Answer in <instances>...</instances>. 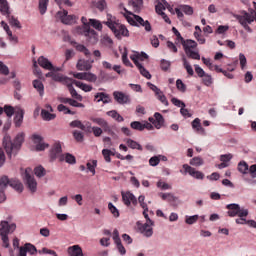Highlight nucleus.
<instances>
[{
  "mask_svg": "<svg viewBox=\"0 0 256 256\" xmlns=\"http://www.w3.org/2000/svg\"><path fill=\"white\" fill-rule=\"evenodd\" d=\"M12 187L18 193H23V184L18 179H9L7 176L0 178V203H5L7 196L5 195V189L7 186Z\"/></svg>",
  "mask_w": 256,
  "mask_h": 256,
  "instance_id": "nucleus-1",
  "label": "nucleus"
},
{
  "mask_svg": "<svg viewBox=\"0 0 256 256\" xmlns=\"http://www.w3.org/2000/svg\"><path fill=\"white\" fill-rule=\"evenodd\" d=\"M104 25L109 27L111 31L114 33L115 37L118 39H123V37H129V30L125 25L115 21V18H112L108 15V20L104 22Z\"/></svg>",
  "mask_w": 256,
  "mask_h": 256,
  "instance_id": "nucleus-2",
  "label": "nucleus"
},
{
  "mask_svg": "<svg viewBox=\"0 0 256 256\" xmlns=\"http://www.w3.org/2000/svg\"><path fill=\"white\" fill-rule=\"evenodd\" d=\"M83 26H78L76 28L77 33L80 35H84L87 37V41L89 43H92V45H95L97 43L98 38H97V32L95 30L91 29V26H89V23L87 22V17L83 16L81 18Z\"/></svg>",
  "mask_w": 256,
  "mask_h": 256,
  "instance_id": "nucleus-3",
  "label": "nucleus"
},
{
  "mask_svg": "<svg viewBox=\"0 0 256 256\" xmlns=\"http://www.w3.org/2000/svg\"><path fill=\"white\" fill-rule=\"evenodd\" d=\"M124 11L127 13L124 14V17L129 24L133 25L134 27H144L145 31L147 32L151 31V23L148 20H144L141 16L129 12L127 8H124Z\"/></svg>",
  "mask_w": 256,
  "mask_h": 256,
  "instance_id": "nucleus-4",
  "label": "nucleus"
},
{
  "mask_svg": "<svg viewBox=\"0 0 256 256\" xmlns=\"http://www.w3.org/2000/svg\"><path fill=\"white\" fill-rule=\"evenodd\" d=\"M15 229H17V224L15 223H9L7 220H2L0 222V236L3 247H9V235L14 233Z\"/></svg>",
  "mask_w": 256,
  "mask_h": 256,
  "instance_id": "nucleus-5",
  "label": "nucleus"
},
{
  "mask_svg": "<svg viewBox=\"0 0 256 256\" xmlns=\"http://www.w3.org/2000/svg\"><path fill=\"white\" fill-rule=\"evenodd\" d=\"M23 141H25V133H19L13 142H3L4 149L8 155V157L11 158V155L15 153V151H19L21 149V145H23Z\"/></svg>",
  "mask_w": 256,
  "mask_h": 256,
  "instance_id": "nucleus-6",
  "label": "nucleus"
},
{
  "mask_svg": "<svg viewBox=\"0 0 256 256\" xmlns=\"http://www.w3.org/2000/svg\"><path fill=\"white\" fill-rule=\"evenodd\" d=\"M0 13L7 17L10 25L12 27H16L17 29H21V23L17 18L11 16V12L9 11V2L7 0H0Z\"/></svg>",
  "mask_w": 256,
  "mask_h": 256,
  "instance_id": "nucleus-7",
  "label": "nucleus"
},
{
  "mask_svg": "<svg viewBox=\"0 0 256 256\" xmlns=\"http://www.w3.org/2000/svg\"><path fill=\"white\" fill-rule=\"evenodd\" d=\"M32 173H33V169L29 167L26 168L25 170L21 168L22 177L29 191H31V193H35V191H37V180H35V177H33Z\"/></svg>",
  "mask_w": 256,
  "mask_h": 256,
  "instance_id": "nucleus-8",
  "label": "nucleus"
},
{
  "mask_svg": "<svg viewBox=\"0 0 256 256\" xmlns=\"http://www.w3.org/2000/svg\"><path fill=\"white\" fill-rule=\"evenodd\" d=\"M234 17L237 19L238 23L242 25L245 31H248V33H253V29H251L249 25L255 21V16H252L249 14V12L243 11L241 15L236 14Z\"/></svg>",
  "mask_w": 256,
  "mask_h": 256,
  "instance_id": "nucleus-9",
  "label": "nucleus"
},
{
  "mask_svg": "<svg viewBox=\"0 0 256 256\" xmlns=\"http://www.w3.org/2000/svg\"><path fill=\"white\" fill-rule=\"evenodd\" d=\"M226 208L229 217H247L249 215V210L241 208L239 204H228Z\"/></svg>",
  "mask_w": 256,
  "mask_h": 256,
  "instance_id": "nucleus-10",
  "label": "nucleus"
},
{
  "mask_svg": "<svg viewBox=\"0 0 256 256\" xmlns=\"http://www.w3.org/2000/svg\"><path fill=\"white\" fill-rule=\"evenodd\" d=\"M57 15L64 25H73L77 20V17L75 15H69L67 10L59 11Z\"/></svg>",
  "mask_w": 256,
  "mask_h": 256,
  "instance_id": "nucleus-11",
  "label": "nucleus"
},
{
  "mask_svg": "<svg viewBox=\"0 0 256 256\" xmlns=\"http://www.w3.org/2000/svg\"><path fill=\"white\" fill-rule=\"evenodd\" d=\"M90 121L92 123H96V125H99V127H102L104 129L105 133H108V135H115V132L111 130V126H109V122L103 118H90Z\"/></svg>",
  "mask_w": 256,
  "mask_h": 256,
  "instance_id": "nucleus-12",
  "label": "nucleus"
},
{
  "mask_svg": "<svg viewBox=\"0 0 256 256\" xmlns=\"http://www.w3.org/2000/svg\"><path fill=\"white\" fill-rule=\"evenodd\" d=\"M121 196L122 201L126 207H131V203L134 205V207H137V197H135L133 193L129 191L121 192Z\"/></svg>",
  "mask_w": 256,
  "mask_h": 256,
  "instance_id": "nucleus-13",
  "label": "nucleus"
},
{
  "mask_svg": "<svg viewBox=\"0 0 256 256\" xmlns=\"http://www.w3.org/2000/svg\"><path fill=\"white\" fill-rule=\"evenodd\" d=\"M38 65H40V67L43 69H46V71H61L60 67L53 66V63H51V61L44 56H40L38 58Z\"/></svg>",
  "mask_w": 256,
  "mask_h": 256,
  "instance_id": "nucleus-14",
  "label": "nucleus"
},
{
  "mask_svg": "<svg viewBox=\"0 0 256 256\" xmlns=\"http://www.w3.org/2000/svg\"><path fill=\"white\" fill-rule=\"evenodd\" d=\"M73 77L82 81H88L89 83H95L97 81V75L91 72H76L73 74Z\"/></svg>",
  "mask_w": 256,
  "mask_h": 256,
  "instance_id": "nucleus-15",
  "label": "nucleus"
},
{
  "mask_svg": "<svg viewBox=\"0 0 256 256\" xmlns=\"http://www.w3.org/2000/svg\"><path fill=\"white\" fill-rule=\"evenodd\" d=\"M184 173H189L191 177H194V179H205V174L201 171H197L195 168L189 166L188 164H184L183 166Z\"/></svg>",
  "mask_w": 256,
  "mask_h": 256,
  "instance_id": "nucleus-16",
  "label": "nucleus"
},
{
  "mask_svg": "<svg viewBox=\"0 0 256 256\" xmlns=\"http://www.w3.org/2000/svg\"><path fill=\"white\" fill-rule=\"evenodd\" d=\"M62 148H61V143L59 142H56L51 151H50V159L51 161H55V159H58L59 160V157H61L63 154L62 153Z\"/></svg>",
  "mask_w": 256,
  "mask_h": 256,
  "instance_id": "nucleus-17",
  "label": "nucleus"
},
{
  "mask_svg": "<svg viewBox=\"0 0 256 256\" xmlns=\"http://www.w3.org/2000/svg\"><path fill=\"white\" fill-rule=\"evenodd\" d=\"M53 81H56L57 83H62V85H73V79L64 76L63 74L55 73Z\"/></svg>",
  "mask_w": 256,
  "mask_h": 256,
  "instance_id": "nucleus-18",
  "label": "nucleus"
},
{
  "mask_svg": "<svg viewBox=\"0 0 256 256\" xmlns=\"http://www.w3.org/2000/svg\"><path fill=\"white\" fill-rule=\"evenodd\" d=\"M32 139H33L34 143H37V145H36L37 151H45V149H47V147H49V144L43 143V137H41V135L34 134L32 136Z\"/></svg>",
  "mask_w": 256,
  "mask_h": 256,
  "instance_id": "nucleus-19",
  "label": "nucleus"
},
{
  "mask_svg": "<svg viewBox=\"0 0 256 256\" xmlns=\"http://www.w3.org/2000/svg\"><path fill=\"white\" fill-rule=\"evenodd\" d=\"M113 97L115 101H117V103H119L120 105H125V103H129V96L123 92L115 91L113 93Z\"/></svg>",
  "mask_w": 256,
  "mask_h": 256,
  "instance_id": "nucleus-20",
  "label": "nucleus"
},
{
  "mask_svg": "<svg viewBox=\"0 0 256 256\" xmlns=\"http://www.w3.org/2000/svg\"><path fill=\"white\" fill-rule=\"evenodd\" d=\"M181 45L185 53H189L190 51H193V49H197V42L191 39L182 41Z\"/></svg>",
  "mask_w": 256,
  "mask_h": 256,
  "instance_id": "nucleus-21",
  "label": "nucleus"
},
{
  "mask_svg": "<svg viewBox=\"0 0 256 256\" xmlns=\"http://www.w3.org/2000/svg\"><path fill=\"white\" fill-rule=\"evenodd\" d=\"M25 115V111L21 107H16V113L14 117V123L16 127H21V123H23V117Z\"/></svg>",
  "mask_w": 256,
  "mask_h": 256,
  "instance_id": "nucleus-22",
  "label": "nucleus"
},
{
  "mask_svg": "<svg viewBox=\"0 0 256 256\" xmlns=\"http://www.w3.org/2000/svg\"><path fill=\"white\" fill-rule=\"evenodd\" d=\"M153 224L146 222L142 226L139 227L140 232L143 233L144 237H152L153 236V228L151 227Z\"/></svg>",
  "mask_w": 256,
  "mask_h": 256,
  "instance_id": "nucleus-23",
  "label": "nucleus"
},
{
  "mask_svg": "<svg viewBox=\"0 0 256 256\" xmlns=\"http://www.w3.org/2000/svg\"><path fill=\"white\" fill-rule=\"evenodd\" d=\"M91 67H93L91 63L83 59L78 60L76 64V68L78 69V71H90Z\"/></svg>",
  "mask_w": 256,
  "mask_h": 256,
  "instance_id": "nucleus-24",
  "label": "nucleus"
},
{
  "mask_svg": "<svg viewBox=\"0 0 256 256\" xmlns=\"http://www.w3.org/2000/svg\"><path fill=\"white\" fill-rule=\"evenodd\" d=\"M59 161L62 163V161H65L66 163H69V165H75L77 163V159L73 154H63L62 156H59Z\"/></svg>",
  "mask_w": 256,
  "mask_h": 256,
  "instance_id": "nucleus-25",
  "label": "nucleus"
},
{
  "mask_svg": "<svg viewBox=\"0 0 256 256\" xmlns=\"http://www.w3.org/2000/svg\"><path fill=\"white\" fill-rule=\"evenodd\" d=\"M192 129H194L196 133H200V135H205V128L201 126V119L199 118L192 121Z\"/></svg>",
  "mask_w": 256,
  "mask_h": 256,
  "instance_id": "nucleus-26",
  "label": "nucleus"
},
{
  "mask_svg": "<svg viewBox=\"0 0 256 256\" xmlns=\"http://www.w3.org/2000/svg\"><path fill=\"white\" fill-rule=\"evenodd\" d=\"M71 45L75 47L76 51H79L80 53H84L86 57H89V55H91V52L89 51V49H87V47H85V45L77 44V42L75 41H71Z\"/></svg>",
  "mask_w": 256,
  "mask_h": 256,
  "instance_id": "nucleus-27",
  "label": "nucleus"
},
{
  "mask_svg": "<svg viewBox=\"0 0 256 256\" xmlns=\"http://www.w3.org/2000/svg\"><path fill=\"white\" fill-rule=\"evenodd\" d=\"M131 61H133L134 65L139 63V61H145V59H149V55L145 52H141L140 54H134L130 56Z\"/></svg>",
  "mask_w": 256,
  "mask_h": 256,
  "instance_id": "nucleus-28",
  "label": "nucleus"
},
{
  "mask_svg": "<svg viewBox=\"0 0 256 256\" xmlns=\"http://www.w3.org/2000/svg\"><path fill=\"white\" fill-rule=\"evenodd\" d=\"M32 84L34 89L38 91L40 97H43V95H45V86L43 85V82H41V80H34Z\"/></svg>",
  "mask_w": 256,
  "mask_h": 256,
  "instance_id": "nucleus-29",
  "label": "nucleus"
},
{
  "mask_svg": "<svg viewBox=\"0 0 256 256\" xmlns=\"http://www.w3.org/2000/svg\"><path fill=\"white\" fill-rule=\"evenodd\" d=\"M68 254L70 256H83V249L79 245L70 246L68 248Z\"/></svg>",
  "mask_w": 256,
  "mask_h": 256,
  "instance_id": "nucleus-30",
  "label": "nucleus"
},
{
  "mask_svg": "<svg viewBox=\"0 0 256 256\" xmlns=\"http://www.w3.org/2000/svg\"><path fill=\"white\" fill-rule=\"evenodd\" d=\"M154 126L156 129H161L162 125L165 123V119L163 118V115L161 113L156 112L154 114Z\"/></svg>",
  "mask_w": 256,
  "mask_h": 256,
  "instance_id": "nucleus-31",
  "label": "nucleus"
},
{
  "mask_svg": "<svg viewBox=\"0 0 256 256\" xmlns=\"http://www.w3.org/2000/svg\"><path fill=\"white\" fill-rule=\"evenodd\" d=\"M72 83H74V85H76V87H79V89H82V91H85V93H89V92L93 91V86L85 84L81 81L74 80Z\"/></svg>",
  "mask_w": 256,
  "mask_h": 256,
  "instance_id": "nucleus-32",
  "label": "nucleus"
},
{
  "mask_svg": "<svg viewBox=\"0 0 256 256\" xmlns=\"http://www.w3.org/2000/svg\"><path fill=\"white\" fill-rule=\"evenodd\" d=\"M66 86L68 87V91L71 97H73V99H77V101H83V96L77 93V90H75V88L73 87V84L66 85Z\"/></svg>",
  "mask_w": 256,
  "mask_h": 256,
  "instance_id": "nucleus-33",
  "label": "nucleus"
},
{
  "mask_svg": "<svg viewBox=\"0 0 256 256\" xmlns=\"http://www.w3.org/2000/svg\"><path fill=\"white\" fill-rule=\"evenodd\" d=\"M126 143L128 147H130V149H137L138 151H143V146H141V144L131 138L126 139Z\"/></svg>",
  "mask_w": 256,
  "mask_h": 256,
  "instance_id": "nucleus-34",
  "label": "nucleus"
},
{
  "mask_svg": "<svg viewBox=\"0 0 256 256\" xmlns=\"http://www.w3.org/2000/svg\"><path fill=\"white\" fill-rule=\"evenodd\" d=\"M99 97H103L102 103L107 104L111 103V96L105 92H98L95 94L94 99H99Z\"/></svg>",
  "mask_w": 256,
  "mask_h": 256,
  "instance_id": "nucleus-35",
  "label": "nucleus"
},
{
  "mask_svg": "<svg viewBox=\"0 0 256 256\" xmlns=\"http://www.w3.org/2000/svg\"><path fill=\"white\" fill-rule=\"evenodd\" d=\"M49 5V0H39L38 9L40 14L45 15L47 13V7Z\"/></svg>",
  "mask_w": 256,
  "mask_h": 256,
  "instance_id": "nucleus-36",
  "label": "nucleus"
},
{
  "mask_svg": "<svg viewBox=\"0 0 256 256\" xmlns=\"http://www.w3.org/2000/svg\"><path fill=\"white\" fill-rule=\"evenodd\" d=\"M182 62H183V66L186 69L188 75H190L191 77H193V75L195 74V72L193 71V67H191V64L189 63V61H187V58L183 57L182 58Z\"/></svg>",
  "mask_w": 256,
  "mask_h": 256,
  "instance_id": "nucleus-37",
  "label": "nucleus"
},
{
  "mask_svg": "<svg viewBox=\"0 0 256 256\" xmlns=\"http://www.w3.org/2000/svg\"><path fill=\"white\" fill-rule=\"evenodd\" d=\"M41 117H42V119H44V121H53V119H55L56 115L51 114L49 111L43 109L41 111Z\"/></svg>",
  "mask_w": 256,
  "mask_h": 256,
  "instance_id": "nucleus-38",
  "label": "nucleus"
},
{
  "mask_svg": "<svg viewBox=\"0 0 256 256\" xmlns=\"http://www.w3.org/2000/svg\"><path fill=\"white\" fill-rule=\"evenodd\" d=\"M136 67L137 69H139L143 77H145L146 79H151V73H149V71H147V69H145V67H143L141 63L136 62Z\"/></svg>",
  "mask_w": 256,
  "mask_h": 256,
  "instance_id": "nucleus-39",
  "label": "nucleus"
},
{
  "mask_svg": "<svg viewBox=\"0 0 256 256\" xmlns=\"http://www.w3.org/2000/svg\"><path fill=\"white\" fill-rule=\"evenodd\" d=\"M155 95L158 101H160V103H162L166 107H169V101L167 100V97L165 96V94H163V91L160 90V92H158Z\"/></svg>",
  "mask_w": 256,
  "mask_h": 256,
  "instance_id": "nucleus-40",
  "label": "nucleus"
},
{
  "mask_svg": "<svg viewBox=\"0 0 256 256\" xmlns=\"http://www.w3.org/2000/svg\"><path fill=\"white\" fill-rule=\"evenodd\" d=\"M203 85H205L206 87H211L213 85V77H211V75L209 74H205L201 77Z\"/></svg>",
  "mask_w": 256,
  "mask_h": 256,
  "instance_id": "nucleus-41",
  "label": "nucleus"
},
{
  "mask_svg": "<svg viewBox=\"0 0 256 256\" xmlns=\"http://www.w3.org/2000/svg\"><path fill=\"white\" fill-rule=\"evenodd\" d=\"M90 25L97 31H103V24L97 19H89Z\"/></svg>",
  "mask_w": 256,
  "mask_h": 256,
  "instance_id": "nucleus-42",
  "label": "nucleus"
},
{
  "mask_svg": "<svg viewBox=\"0 0 256 256\" xmlns=\"http://www.w3.org/2000/svg\"><path fill=\"white\" fill-rule=\"evenodd\" d=\"M238 171L243 175H247V173L249 172V164H247V162L244 161L240 162L238 164Z\"/></svg>",
  "mask_w": 256,
  "mask_h": 256,
  "instance_id": "nucleus-43",
  "label": "nucleus"
},
{
  "mask_svg": "<svg viewBox=\"0 0 256 256\" xmlns=\"http://www.w3.org/2000/svg\"><path fill=\"white\" fill-rule=\"evenodd\" d=\"M1 26L3 27L4 31H6L7 35L10 37L11 41H17V38L13 36V32L9 29V25L5 23V21L1 22Z\"/></svg>",
  "mask_w": 256,
  "mask_h": 256,
  "instance_id": "nucleus-44",
  "label": "nucleus"
},
{
  "mask_svg": "<svg viewBox=\"0 0 256 256\" xmlns=\"http://www.w3.org/2000/svg\"><path fill=\"white\" fill-rule=\"evenodd\" d=\"M24 249H26V253H30V255H36L37 254V247L31 243H26L24 245Z\"/></svg>",
  "mask_w": 256,
  "mask_h": 256,
  "instance_id": "nucleus-45",
  "label": "nucleus"
},
{
  "mask_svg": "<svg viewBox=\"0 0 256 256\" xmlns=\"http://www.w3.org/2000/svg\"><path fill=\"white\" fill-rule=\"evenodd\" d=\"M58 111L64 113V115H75V112L71 111L67 106L59 104L57 107Z\"/></svg>",
  "mask_w": 256,
  "mask_h": 256,
  "instance_id": "nucleus-46",
  "label": "nucleus"
},
{
  "mask_svg": "<svg viewBox=\"0 0 256 256\" xmlns=\"http://www.w3.org/2000/svg\"><path fill=\"white\" fill-rule=\"evenodd\" d=\"M86 167L90 171V173H92V175H95V169L97 168V160L87 162Z\"/></svg>",
  "mask_w": 256,
  "mask_h": 256,
  "instance_id": "nucleus-47",
  "label": "nucleus"
},
{
  "mask_svg": "<svg viewBox=\"0 0 256 256\" xmlns=\"http://www.w3.org/2000/svg\"><path fill=\"white\" fill-rule=\"evenodd\" d=\"M204 161L203 158L201 157H194L190 160V165L193 167H201L203 165Z\"/></svg>",
  "mask_w": 256,
  "mask_h": 256,
  "instance_id": "nucleus-48",
  "label": "nucleus"
},
{
  "mask_svg": "<svg viewBox=\"0 0 256 256\" xmlns=\"http://www.w3.org/2000/svg\"><path fill=\"white\" fill-rule=\"evenodd\" d=\"M186 56L189 59H195L196 61H199L201 59V55L197 51L190 50V52H186Z\"/></svg>",
  "mask_w": 256,
  "mask_h": 256,
  "instance_id": "nucleus-49",
  "label": "nucleus"
},
{
  "mask_svg": "<svg viewBox=\"0 0 256 256\" xmlns=\"http://www.w3.org/2000/svg\"><path fill=\"white\" fill-rule=\"evenodd\" d=\"M199 221V215H193V216H186L185 223L187 225H194V223H197Z\"/></svg>",
  "mask_w": 256,
  "mask_h": 256,
  "instance_id": "nucleus-50",
  "label": "nucleus"
},
{
  "mask_svg": "<svg viewBox=\"0 0 256 256\" xmlns=\"http://www.w3.org/2000/svg\"><path fill=\"white\" fill-rule=\"evenodd\" d=\"M70 127L72 128H76V129H85V124H83V122H81L80 120H74L72 122H70Z\"/></svg>",
  "mask_w": 256,
  "mask_h": 256,
  "instance_id": "nucleus-51",
  "label": "nucleus"
},
{
  "mask_svg": "<svg viewBox=\"0 0 256 256\" xmlns=\"http://www.w3.org/2000/svg\"><path fill=\"white\" fill-rule=\"evenodd\" d=\"M34 174L36 175V177H45V168H43V166H37L35 169H34Z\"/></svg>",
  "mask_w": 256,
  "mask_h": 256,
  "instance_id": "nucleus-52",
  "label": "nucleus"
},
{
  "mask_svg": "<svg viewBox=\"0 0 256 256\" xmlns=\"http://www.w3.org/2000/svg\"><path fill=\"white\" fill-rule=\"evenodd\" d=\"M156 187H158V189H161L162 191H167L171 189V185L163 182V180H159L156 184Z\"/></svg>",
  "mask_w": 256,
  "mask_h": 256,
  "instance_id": "nucleus-53",
  "label": "nucleus"
},
{
  "mask_svg": "<svg viewBox=\"0 0 256 256\" xmlns=\"http://www.w3.org/2000/svg\"><path fill=\"white\" fill-rule=\"evenodd\" d=\"M102 155L106 161V163H111V155H113V152L109 149H103L102 150Z\"/></svg>",
  "mask_w": 256,
  "mask_h": 256,
  "instance_id": "nucleus-54",
  "label": "nucleus"
},
{
  "mask_svg": "<svg viewBox=\"0 0 256 256\" xmlns=\"http://www.w3.org/2000/svg\"><path fill=\"white\" fill-rule=\"evenodd\" d=\"M130 126L132 129H135L136 131H144L143 123L139 121L131 122Z\"/></svg>",
  "mask_w": 256,
  "mask_h": 256,
  "instance_id": "nucleus-55",
  "label": "nucleus"
},
{
  "mask_svg": "<svg viewBox=\"0 0 256 256\" xmlns=\"http://www.w3.org/2000/svg\"><path fill=\"white\" fill-rule=\"evenodd\" d=\"M17 108H13L12 106H4V112L7 117H13L14 113H16Z\"/></svg>",
  "mask_w": 256,
  "mask_h": 256,
  "instance_id": "nucleus-56",
  "label": "nucleus"
},
{
  "mask_svg": "<svg viewBox=\"0 0 256 256\" xmlns=\"http://www.w3.org/2000/svg\"><path fill=\"white\" fill-rule=\"evenodd\" d=\"M176 87L178 91H181L182 93H185L187 91V86L185 85V83H183L181 79H178L176 81Z\"/></svg>",
  "mask_w": 256,
  "mask_h": 256,
  "instance_id": "nucleus-57",
  "label": "nucleus"
},
{
  "mask_svg": "<svg viewBox=\"0 0 256 256\" xmlns=\"http://www.w3.org/2000/svg\"><path fill=\"white\" fill-rule=\"evenodd\" d=\"M108 209L114 217H119V209H117V207H115L113 203L111 202L108 203Z\"/></svg>",
  "mask_w": 256,
  "mask_h": 256,
  "instance_id": "nucleus-58",
  "label": "nucleus"
},
{
  "mask_svg": "<svg viewBox=\"0 0 256 256\" xmlns=\"http://www.w3.org/2000/svg\"><path fill=\"white\" fill-rule=\"evenodd\" d=\"M160 197L163 201H175V196L171 193H160Z\"/></svg>",
  "mask_w": 256,
  "mask_h": 256,
  "instance_id": "nucleus-59",
  "label": "nucleus"
},
{
  "mask_svg": "<svg viewBox=\"0 0 256 256\" xmlns=\"http://www.w3.org/2000/svg\"><path fill=\"white\" fill-rule=\"evenodd\" d=\"M180 9L185 15H191L193 13V7L189 5H182L180 6Z\"/></svg>",
  "mask_w": 256,
  "mask_h": 256,
  "instance_id": "nucleus-60",
  "label": "nucleus"
},
{
  "mask_svg": "<svg viewBox=\"0 0 256 256\" xmlns=\"http://www.w3.org/2000/svg\"><path fill=\"white\" fill-rule=\"evenodd\" d=\"M73 137L76 141H78V143L83 142L84 135L82 134V132L75 130L73 132Z\"/></svg>",
  "mask_w": 256,
  "mask_h": 256,
  "instance_id": "nucleus-61",
  "label": "nucleus"
},
{
  "mask_svg": "<svg viewBox=\"0 0 256 256\" xmlns=\"http://www.w3.org/2000/svg\"><path fill=\"white\" fill-rule=\"evenodd\" d=\"M160 67H161L162 71H169V68L171 67V62L163 59V60H161Z\"/></svg>",
  "mask_w": 256,
  "mask_h": 256,
  "instance_id": "nucleus-62",
  "label": "nucleus"
},
{
  "mask_svg": "<svg viewBox=\"0 0 256 256\" xmlns=\"http://www.w3.org/2000/svg\"><path fill=\"white\" fill-rule=\"evenodd\" d=\"M171 103H173L175 107H181V108L185 107V103L177 98H172Z\"/></svg>",
  "mask_w": 256,
  "mask_h": 256,
  "instance_id": "nucleus-63",
  "label": "nucleus"
},
{
  "mask_svg": "<svg viewBox=\"0 0 256 256\" xmlns=\"http://www.w3.org/2000/svg\"><path fill=\"white\" fill-rule=\"evenodd\" d=\"M248 171L252 177V179H255L256 178V164L254 165H251L249 168H248Z\"/></svg>",
  "mask_w": 256,
  "mask_h": 256,
  "instance_id": "nucleus-64",
  "label": "nucleus"
}]
</instances>
